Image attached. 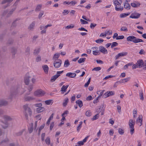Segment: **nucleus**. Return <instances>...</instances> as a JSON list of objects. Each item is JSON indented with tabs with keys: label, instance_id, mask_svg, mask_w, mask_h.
<instances>
[{
	"label": "nucleus",
	"instance_id": "1",
	"mask_svg": "<svg viewBox=\"0 0 146 146\" xmlns=\"http://www.w3.org/2000/svg\"><path fill=\"white\" fill-rule=\"evenodd\" d=\"M24 110V115L26 119L28 118V116H31L32 114V111L31 109L28 107V104H26L23 106Z\"/></svg>",
	"mask_w": 146,
	"mask_h": 146
},
{
	"label": "nucleus",
	"instance_id": "2",
	"mask_svg": "<svg viewBox=\"0 0 146 146\" xmlns=\"http://www.w3.org/2000/svg\"><path fill=\"white\" fill-rule=\"evenodd\" d=\"M128 41L133 42L135 43L143 42V41L140 38H137L134 36H129L127 38Z\"/></svg>",
	"mask_w": 146,
	"mask_h": 146
},
{
	"label": "nucleus",
	"instance_id": "3",
	"mask_svg": "<svg viewBox=\"0 0 146 146\" xmlns=\"http://www.w3.org/2000/svg\"><path fill=\"white\" fill-rule=\"evenodd\" d=\"M135 124V121L134 120L130 119L129 122V127L130 129V133L132 135L134 132V126Z\"/></svg>",
	"mask_w": 146,
	"mask_h": 146
},
{
	"label": "nucleus",
	"instance_id": "4",
	"mask_svg": "<svg viewBox=\"0 0 146 146\" xmlns=\"http://www.w3.org/2000/svg\"><path fill=\"white\" fill-rule=\"evenodd\" d=\"M45 92L44 91L41 89L37 90L34 93V95L38 97L42 96L44 95Z\"/></svg>",
	"mask_w": 146,
	"mask_h": 146
},
{
	"label": "nucleus",
	"instance_id": "5",
	"mask_svg": "<svg viewBox=\"0 0 146 146\" xmlns=\"http://www.w3.org/2000/svg\"><path fill=\"white\" fill-rule=\"evenodd\" d=\"M63 72V70L57 71L56 74L53 76L51 78L50 80L51 82H54L55 80L60 76V74L62 73Z\"/></svg>",
	"mask_w": 146,
	"mask_h": 146
},
{
	"label": "nucleus",
	"instance_id": "6",
	"mask_svg": "<svg viewBox=\"0 0 146 146\" xmlns=\"http://www.w3.org/2000/svg\"><path fill=\"white\" fill-rule=\"evenodd\" d=\"M62 62V61L60 59L55 60L53 64L54 67L57 68L60 67L61 64Z\"/></svg>",
	"mask_w": 146,
	"mask_h": 146
},
{
	"label": "nucleus",
	"instance_id": "7",
	"mask_svg": "<svg viewBox=\"0 0 146 146\" xmlns=\"http://www.w3.org/2000/svg\"><path fill=\"white\" fill-rule=\"evenodd\" d=\"M114 94V92L113 91H108L103 95L102 97L103 98H106L108 97L113 95Z\"/></svg>",
	"mask_w": 146,
	"mask_h": 146
},
{
	"label": "nucleus",
	"instance_id": "8",
	"mask_svg": "<svg viewBox=\"0 0 146 146\" xmlns=\"http://www.w3.org/2000/svg\"><path fill=\"white\" fill-rule=\"evenodd\" d=\"M127 54V52H122L118 53L117 55H116L115 56V59L117 60L120 57L122 56H125Z\"/></svg>",
	"mask_w": 146,
	"mask_h": 146
},
{
	"label": "nucleus",
	"instance_id": "9",
	"mask_svg": "<svg viewBox=\"0 0 146 146\" xmlns=\"http://www.w3.org/2000/svg\"><path fill=\"white\" fill-rule=\"evenodd\" d=\"M35 100V98L32 96H25L24 98V100L25 101H30Z\"/></svg>",
	"mask_w": 146,
	"mask_h": 146
},
{
	"label": "nucleus",
	"instance_id": "10",
	"mask_svg": "<svg viewBox=\"0 0 146 146\" xmlns=\"http://www.w3.org/2000/svg\"><path fill=\"white\" fill-rule=\"evenodd\" d=\"M140 14L139 13H134L132 14L129 17L132 19H137L140 17Z\"/></svg>",
	"mask_w": 146,
	"mask_h": 146
},
{
	"label": "nucleus",
	"instance_id": "11",
	"mask_svg": "<svg viewBox=\"0 0 146 146\" xmlns=\"http://www.w3.org/2000/svg\"><path fill=\"white\" fill-rule=\"evenodd\" d=\"M30 78V76L27 74L26 75L24 78V82L26 85H28L29 84Z\"/></svg>",
	"mask_w": 146,
	"mask_h": 146
},
{
	"label": "nucleus",
	"instance_id": "12",
	"mask_svg": "<svg viewBox=\"0 0 146 146\" xmlns=\"http://www.w3.org/2000/svg\"><path fill=\"white\" fill-rule=\"evenodd\" d=\"M141 5L140 3L138 1H135L134 3H131V5L133 7H138Z\"/></svg>",
	"mask_w": 146,
	"mask_h": 146
},
{
	"label": "nucleus",
	"instance_id": "13",
	"mask_svg": "<svg viewBox=\"0 0 146 146\" xmlns=\"http://www.w3.org/2000/svg\"><path fill=\"white\" fill-rule=\"evenodd\" d=\"M76 74L75 73L68 72L66 74V76L70 78H74L76 77Z\"/></svg>",
	"mask_w": 146,
	"mask_h": 146
},
{
	"label": "nucleus",
	"instance_id": "14",
	"mask_svg": "<svg viewBox=\"0 0 146 146\" xmlns=\"http://www.w3.org/2000/svg\"><path fill=\"white\" fill-rule=\"evenodd\" d=\"M142 118L143 117L142 115H139V117H138V118L137 119L136 122L137 123H140L141 125H140V126L142 125Z\"/></svg>",
	"mask_w": 146,
	"mask_h": 146
},
{
	"label": "nucleus",
	"instance_id": "15",
	"mask_svg": "<svg viewBox=\"0 0 146 146\" xmlns=\"http://www.w3.org/2000/svg\"><path fill=\"white\" fill-rule=\"evenodd\" d=\"M137 64L139 68H140L142 67H143L144 62L142 60H138Z\"/></svg>",
	"mask_w": 146,
	"mask_h": 146
},
{
	"label": "nucleus",
	"instance_id": "16",
	"mask_svg": "<svg viewBox=\"0 0 146 146\" xmlns=\"http://www.w3.org/2000/svg\"><path fill=\"white\" fill-rule=\"evenodd\" d=\"M100 50L103 53H107L108 51L107 49L103 46H100L99 48Z\"/></svg>",
	"mask_w": 146,
	"mask_h": 146
},
{
	"label": "nucleus",
	"instance_id": "17",
	"mask_svg": "<svg viewBox=\"0 0 146 146\" xmlns=\"http://www.w3.org/2000/svg\"><path fill=\"white\" fill-rule=\"evenodd\" d=\"M42 68L45 73L47 74L48 73V67L46 65H44L42 66Z\"/></svg>",
	"mask_w": 146,
	"mask_h": 146
},
{
	"label": "nucleus",
	"instance_id": "18",
	"mask_svg": "<svg viewBox=\"0 0 146 146\" xmlns=\"http://www.w3.org/2000/svg\"><path fill=\"white\" fill-rule=\"evenodd\" d=\"M124 8L127 9H129L131 6L128 3H124L123 4Z\"/></svg>",
	"mask_w": 146,
	"mask_h": 146
},
{
	"label": "nucleus",
	"instance_id": "19",
	"mask_svg": "<svg viewBox=\"0 0 146 146\" xmlns=\"http://www.w3.org/2000/svg\"><path fill=\"white\" fill-rule=\"evenodd\" d=\"M60 54L59 53H56L55 54L52 58V60H57V59L60 56Z\"/></svg>",
	"mask_w": 146,
	"mask_h": 146
},
{
	"label": "nucleus",
	"instance_id": "20",
	"mask_svg": "<svg viewBox=\"0 0 146 146\" xmlns=\"http://www.w3.org/2000/svg\"><path fill=\"white\" fill-rule=\"evenodd\" d=\"M3 118L5 120L7 121H11L12 119V118L10 116L6 115H4Z\"/></svg>",
	"mask_w": 146,
	"mask_h": 146
},
{
	"label": "nucleus",
	"instance_id": "21",
	"mask_svg": "<svg viewBox=\"0 0 146 146\" xmlns=\"http://www.w3.org/2000/svg\"><path fill=\"white\" fill-rule=\"evenodd\" d=\"M76 103L80 108H81L83 106V103L82 101L81 100H77L76 101Z\"/></svg>",
	"mask_w": 146,
	"mask_h": 146
},
{
	"label": "nucleus",
	"instance_id": "22",
	"mask_svg": "<svg viewBox=\"0 0 146 146\" xmlns=\"http://www.w3.org/2000/svg\"><path fill=\"white\" fill-rule=\"evenodd\" d=\"M35 22H33L29 25V29L30 30H32L33 29L34 27L35 26Z\"/></svg>",
	"mask_w": 146,
	"mask_h": 146
},
{
	"label": "nucleus",
	"instance_id": "23",
	"mask_svg": "<svg viewBox=\"0 0 146 146\" xmlns=\"http://www.w3.org/2000/svg\"><path fill=\"white\" fill-rule=\"evenodd\" d=\"M68 85H67L66 86L63 85L61 88V91L62 92H65L66 91V89L68 87Z\"/></svg>",
	"mask_w": 146,
	"mask_h": 146
},
{
	"label": "nucleus",
	"instance_id": "24",
	"mask_svg": "<svg viewBox=\"0 0 146 146\" xmlns=\"http://www.w3.org/2000/svg\"><path fill=\"white\" fill-rule=\"evenodd\" d=\"M68 101V99L67 98H66L64 99L63 103V105L65 107L66 106Z\"/></svg>",
	"mask_w": 146,
	"mask_h": 146
},
{
	"label": "nucleus",
	"instance_id": "25",
	"mask_svg": "<svg viewBox=\"0 0 146 146\" xmlns=\"http://www.w3.org/2000/svg\"><path fill=\"white\" fill-rule=\"evenodd\" d=\"M45 109L43 107H40L36 109V111L38 113H40L43 111Z\"/></svg>",
	"mask_w": 146,
	"mask_h": 146
},
{
	"label": "nucleus",
	"instance_id": "26",
	"mask_svg": "<svg viewBox=\"0 0 146 146\" xmlns=\"http://www.w3.org/2000/svg\"><path fill=\"white\" fill-rule=\"evenodd\" d=\"M42 8V5L39 4L36 6L35 11H39Z\"/></svg>",
	"mask_w": 146,
	"mask_h": 146
},
{
	"label": "nucleus",
	"instance_id": "27",
	"mask_svg": "<svg viewBox=\"0 0 146 146\" xmlns=\"http://www.w3.org/2000/svg\"><path fill=\"white\" fill-rule=\"evenodd\" d=\"M46 143L48 145H49L50 144V138L49 137H47L45 140Z\"/></svg>",
	"mask_w": 146,
	"mask_h": 146
},
{
	"label": "nucleus",
	"instance_id": "28",
	"mask_svg": "<svg viewBox=\"0 0 146 146\" xmlns=\"http://www.w3.org/2000/svg\"><path fill=\"white\" fill-rule=\"evenodd\" d=\"M130 14V13H122L120 15V17L121 18H124L129 15Z\"/></svg>",
	"mask_w": 146,
	"mask_h": 146
},
{
	"label": "nucleus",
	"instance_id": "29",
	"mask_svg": "<svg viewBox=\"0 0 146 146\" xmlns=\"http://www.w3.org/2000/svg\"><path fill=\"white\" fill-rule=\"evenodd\" d=\"M52 100H46L45 101V103L47 105H50V104H52Z\"/></svg>",
	"mask_w": 146,
	"mask_h": 146
},
{
	"label": "nucleus",
	"instance_id": "30",
	"mask_svg": "<svg viewBox=\"0 0 146 146\" xmlns=\"http://www.w3.org/2000/svg\"><path fill=\"white\" fill-rule=\"evenodd\" d=\"M7 104V102L4 100H0V106L4 105L6 104Z\"/></svg>",
	"mask_w": 146,
	"mask_h": 146
},
{
	"label": "nucleus",
	"instance_id": "31",
	"mask_svg": "<svg viewBox=\"0 0 146 146\" xmlns=\"http://www.w3.org/2000/svg\"><path fill=\"white\" fill-rule=\"evenodd\" d=\"M80 124L78 125V126L77 127V131L78 132H79L80 129L82 127V122L81 121L80 122Z\"/></svg>",
	"mask_w": 146,
	"mask_h": 146
},
{
	"label": "nucleus",
	"instance_id": "32",
	"mask_svg": "<svg viewBox=\"0 0 146 146\" xmlns=\"http://www.w3.org/2000/svg\"><path fill=\"white\" fill-rule=\"evenodd\" d=\"M92 113L90 110H88L85 113L87 117L90 116L92 115Z\"/></svg>",
	"mask_w": 146,
	"mask_h": 146
},
{
	"label": "nucleus",
	"instance_id": "33",
	"mask_svg": "<svg viewBox=\"0 0 146 146\" xmlns=\"http://www.w3.org/2000/svg\"><path fill=\"white\" fill-rule=\"evenodd\" d=\"M70 65V63L68 60H66L64 62V66L65 67H67Z\"/></svg>",
	"mask_w": 146,
	"mask_h": 146
},
{
	"label": "nucleus",
	"instance_id": "34",
	"mask_svg": "<svg viewBox=\"0 0 146 146\" xmlns=\"http://www.w3.org/2000/svg\"><path fill=\"white\" fill-rule=\"evenodd\" d=\"M17 52V50L16 48H12L11 49V52L13 55H15Z\"/></svg>",
	"mask_w": 146,
	"mask_h": 146
},
{
	"label": "nucleus",
	"instance_id": "35",
	"mask_svg": "<svg viewBox=\"0 0 146 146\" xmlns=\"http://www.w3.org/2000/svg\"><path fill=\"white\" fill-rule=\"evenodd\" d=\"M13 0H3L1 2L2 4H5L6 3H10L12 2Z\"/></svg>",
	"mask_w": 146,
	"mask_h": 146
},
{
	"label": "nucleus",
	"instance_id": "36",
	"mask_svg": "<svg viewBox=\"0 0 146 146\" xmlns=\"http://www.w3.org/2000/svg\"><path fill=\"white\" fill-rule=\"evenodd\" d=\"M86 58H80L78 60V62L79 64H81L84 62L86 60Z\"/></svg>",
	"mask_w": 146,
	"mask_h": 146
},
{
	"label": "nucleus",
	"instance_id": "37",
	"mask_svg": "<svg viewBox=\"0 0 146 146\" xmlns=\"http://www.w3.org/2000/svg\"><path fill=\"white\" fill-rule=\"evenodd\" d=\"M15 9L16 7L12 9L8 14L7 16L8 17L10 16L13 13V12L15 10Z\"/></svg>",
	"mask_w": 146,
	"mask_h": 146
},
{
	"label": "nucleus",
	"instance_id": "38",
	"mask_svg": "<svg viewBox=\"0 0 146 146\" xmlns=\"http://www.w3.org/2000/svg\"><path fill=\"white\" fill-rule=\"evenodd\" d=\"M40 51V48H37L36 49L34 52V54L37 55L38 54Z\"/></svg>",
	"mask_w": 146,
	"mask_h": 146
},
{
	"label": "nucleus",
	"instance_id": "39",
	"mask_svg": "<svg viewBox=\"0 0 146 146\" xmlns=\"http://www.w3.org/2000/svg\"><path fill=\"white\" fill-rule=\"evenodd\" d=\"M105 90H103L102 91H99L97 92V94L99 95V97H100L102 96H103V94L104 93V92Z\"/></svg>",
	"mask_w": 146,
	"mask_h": 146
},
{
	"label": "nucleus",
	"instance_id": "40",
	"mask_svg": "<svg viewBox=\"0 0 146 146\" xmlns=\"http://www.w3.org/2000/svg\"><path fill=\"white\" fill-rule=\"evenodd\" d=\"M137 111L136 109H134L133 111V115L134 118L136 117Z\"/></svg>",
	"mask_w": 146,
	"mask_h": 146
},
{
	"label": "nucleus",
	"instance_id": "41",
	"mask_svg": "<svg viewBox=\"0 0 146 146\" xmlns=\"http://www.w3.org/2000/svg\"><path fill=\"white\" fill-rule=\"evenodd\" d=\"M113 3L115 6V7H117V5H120V3L117 0H115L113 1Z\"/></svg>",
	"mask_w": 146,
	"mask_h": 146
},
{
	"label": "nucleus",
	"instance_id": "42",
	"mask_svg": "<svg viewBox=\"0 0 146 146\" xmlns=\"http://www.w3.org/2000/svg\"><path fill=\"white\" fill-rule=\"evenodd\" d=\"M118 44L116 42H113L111 44V48L113 47L117 46L118 45Z\"/></svg>",
	"mask_w": 146,
	"mask_h": 146
},
{
	"label": "nucleus",
	"instance_id": "43",
	"mask_svg": "<svg viewBox=\"0 0 146 146\" xmlns=\"http://www.w3.org/2000/svg\"><path fill=\"white\" fill-rule=\"evenodd\" d=\"M8 123L7 122H6L5 123H3V124L2 125V127L4 129H6L8 126Z\"/></svg>",
	"mask_w": 146,
	"mask_h": 146
},
{
	"label": "nucleus",
	"instance_id": "44",
	"mask_svg": "<svg viewBox=\"0 0 146 146\" xmlns=\"http://www.w3.org/2000/svg\"><path fill=\"white\" fill-rule=\"evenodd\" d=\"M24 131H25V129H23L22 130H21L19 132L17 133H16V135L18 136L21 135H22L23 132Z\"/></svg>",
	"mask_w": 146,
	"mask_h": 146
},
{
	"label": "nucleus",
	"instance_id": "45",
	"mask_svg": "<svg viewBox=\"0 0 146 146\" xmlns=\"http://www.w3.org/2000/svg\"><path fill=\"white\" fill-rule=\"evenodd\" d=\"M9 140L6 137L4 139H3L1 142V143H7L9 142Z\"/></svg>",
	"mask_w": 146,
	"mask_h": 146
},
{
	"label": "nucleus",
	"instance_id": "46",
	"mask_svg": "<svg viewBox=\"0 0 146 146\" xmlns=\"http://www.w3.org/2000/svg\"><path fill=\"white\" fill-rule=\"evenodd\" d=\"M44 12L43 11H40L39 14L38 15V18L39 19H40L41 18L42 15H44Z\"/></svg>",
	"mask_w": 146,
	"mask_h": 146
},
{
	"label": "nucleus",
	"instance_id": "47",
	"mask_svg": "<svg viewBox=\"0 0 146 146\" xmlns=\"http://www.w3.org/2000/svg\"><path fill=\"white\" fill-rule=\"evenodd\" d=\"M17 92L16 91L11 92L10 94V98H12L14 96V95H16L17 94Z\"/></svg>",
	"mask_w": 146,
	"mask_h": 146
},
{
	"label": "nucleus",
	"instance_id": "48",
	"mask_svg": "<svg viewBox=\"0 0 146 146\" xmlns=\"http://www.w3.org/2000/svg\"><path fill=\"white\" fill-rule=\"evenodd\" d=\"M53 114H52V115H51L50 117L49 118L48 121L47 122V124L49 125V124L50 123V121L51 120H52V119H53Z\"/></svg>",
	"mask_w": 146,
	"mask_h": 146
},
{
	"label": "nucleus",
	"instance_id": "49",
	"mask_svg": "<svg viewBox=\"0 0 146 146\" xmlns=\"http://www.w3.org/2000/svg\"><path fill=\"white\" fill-rule=\"evenodd\" d=\"M99 53L100 52L98 50L93 51V54L94 55H97L99 54Z\"/></svg>",
	"mask_w": 146,
	"mask_h": 146
},
{
	"label": "nucleus",
	"instance_id": "50",
	"mask_svg": "<svg viewBox=\"0 0 146 146\" xmlns=\"http://www.w3.org/2000/svg\"><path fill=\"white\" fill-rule=\"evenodd\" d=\"M90 80H91V78H90L88 80V81L86 83H85L84 85V86L85 87H87L88 86L89 84L90 83Z\"/></svg>",
	"mask_w": 146,
	"mask_h": 146
},
{
	"label": "nucleus",
	"instance_id": "51",
	"mask_svg": "<svg viewBox=\"0 0 146 146\" xmlns=\"http://www.w3.org/2000/svg\"><path fill=\"white\" fill-rule=\"evenodd\" d=\"M101 69V68L100 67H95L92 70V71H98L100 70Z\"/></svg>",
	"mask_w": 146,
	"mask_h": 146
},
{
	"label": "nucleus",
	"instance_id": "52",
	"mask_svg": "<svg viewBox=\"0 0 146 146\" xmlns=\"http://www.w3.org/2000/svg\"><path fill=\"white\" fill-rule=\"evenodd\" d=\"M80 21L81 22V24H86L88 23V22L87 21L82 19H80Z\"/></svg>",
	"mask_w": 146,
	"mask_h": 146
},
{
	"label": "nucleus",
	"instance_id": "53",
	"mask_svg": "<svg viewBox=\"0 0 146 146\" xmlns=\"http://www.w3.org/2000/svg\"><path fill=\"white\" fill-rule=\"evenodd\" d=\"M120 30L121 31H127L128 30L127 27H122L121 28Z\"/></svg>",
	"mask_w": 146,
	"mask_h": 146
},
{
	"label": "nucleus",
	"instance_id": "54",
	"mask_svg": "<svg viewBox=\"0 0 146 146\" xmlns=\"http://www.w3.org/2000/svg\"><path fill=\"white\" fill-rule=\"evenodd\" d=\"M115 9L116 11H121L123 9V7H122L119 8H117V7H115Z\"/></svg>",
	"mask_w": 146,
	"mask_h": 146
},
{
	"label": "nucleus",
	"instance_id": "55",
	"mask_svg": "<svg viewBox=\"0 0 146 146\" xmlns=\"http://www.w3.org/2000/svg\"><path fill=\"white\" fill-rule=\"evenodd\" d=\"M108 32H105V33H102L100 34V37L104 36L105 37L107 35Z\"/></svg>",
	"mask_w": 146,
	"mask_h": 146
},
{
	"label": "nucleus",
	"instance_id": "56",
	"mask_svg": "<svg viewBox=\"0 0 146 146\" xmlns=\"http://www.w3.org/2000/svg\"><path fill=\"white\" fill-rule=\"evenodd\" d=\"M69 12L68 10H64L62 12V14L63 15H65L67 14Z\"/></svg>",
	"mask_w": 146,
	"mask_h": 146
},
{
	"label": "nucleus",
	"instance_id": "57",
	"mask_svg": "<svg viewBox=\"0 0 146 146\" xmlns=\"http://www.w3.org/2000/svg\"><path fill=\"white\" fill-rule=\"evenodd\" d=\"M97 25L95 23H91L90 27L91 29H93Z\"/></svg>",
	"mask_w": 146,
	"mask_h": 146
},
{
	"label": "nucleus",
	"instance_id": "58",
	"mask_svg": "<svg viewBox=\"0 0 146 146\" xmlns=\"http://www.w3.org/2000/svg\"><path fill=\"white\" fill-rule=\"evenodd\" d=\"M118 132L119 134L122 135L124 133L123 130L121 129H119L118 130Z\"/></svg>",
	"mask_w": 146,
	"mask_h": 146
},
{
	"label": "nucleus",
	"instance_id": "59",
	"mask_svg": "<svg viewBox=\"0 0 146 146\" xmlns=\"http://www.w3.org/2000/svg\"><path fill=\"white\" fill-rule=\"evenodd\" d=\"M33 130V124H32V126L30 128H29V133H31Z\"/></svg>",
	"mask_w": 146,
	"mask_h": 146
},
{
	"label": "nucleus",
	"instance_id": "60",
	"mask_svg": "<svg viewBox=\"0 0 146 146\" xmlns=\"http://www.w3.org/2000/svg\"><path fill=\"white\" fill-rule=\"evenodd\" d=\"M74 27V26L72 25H68L66 27V28L68 29H72Z\"/></svg>",
	"mask_w": 146,
	"mask_h": 146
},
{
	"label": "nucleus",
	"instance_id": "61",
	"mask_svg": "<svg viewBox=\"0 0 146 146\" xmlns=\"http://www.w3.org/2000/svg\"><path fill=\"white\" fill-rule=\"evenodd\" d=\"M104 41V40L102 39H98L96 40V42L97 43H101Z\"/></svg>",
	"mask_w": 146,
	"mask_h": 146
},
{
	"label": "nucleus",
	"instance_id": "62",
	"mask_svg": "<svg viewBox=\"0 0 146 146\" xmlns=\"http://www.w3.org/2000/svg\"><path fill=\"white\" fill-rule=\"evenodd\" d=\"M124 38V36L123 35L119 36L116 38V40L123 39Z\"/></svg>",
	"mask_w": 146,
	"mask_h": 146
},
{
	"label": "nucleus",
	"instance_id": "63",
	"mask_svg": "<svg viewBox=\"0 0 146 146\" xmlns=\"http://www.w3.org/2000/svg\"><path fill=\"white\" fill-rule=\"evenodd\" d=\"M117 109L119 113H120L121 111V107L119 105H117Z\"/></svg>",
	"mask_w": 146,
	"mask_h": 146
},
{
	"label": "nucleus",
	"instance_id": "64",
	"mask_svg": "<svg viewBox=\"0 0 146 146\" xmlns=\"http://www.w3.org/2000/svg\"><path fill=\"white\" fill-rule=\"evenodd\" d=\"M33 85H31L29 86L28 89L29 90V92L31 91L33 89Z\"/></svg>",
	"mask_w": 146,
	"mask_h": 146
}]
</instances>
